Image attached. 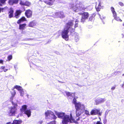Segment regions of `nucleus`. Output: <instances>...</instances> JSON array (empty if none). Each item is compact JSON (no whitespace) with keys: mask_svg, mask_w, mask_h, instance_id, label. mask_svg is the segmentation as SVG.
I'll return each instance as SVG.
<instances>
[{"mask_svg":"<svg viewBox=\"0 0 124 124\" xmlns=\"http://www.w3.org/2000/svg\"><path fill=\"white\" fill-rule=\"evenodd\" d=\"M107 122V120L106 119H104L103 121V123L104 124H106Z\"/></svg>","mask_w":124,"mask_h":124,"instance_id":"37998d69","label":"nucleus"},{"mask_svg":"<svg viewBox=\"0 0 124 124\" xmlns=\"http://www.w3.org/2000/svg\"><path fill=\"white\" fill-rule=\"evenodd\" d=\"M105 100L104 98H101L98 100H95V101L96 105L100 103L104 102L105 101Z\"/></svg>","mask_w":124,"mask_h":124,"instance_id":"f8f14e48","label":"nucleus"},{"mask_svg":"<svg viewBox=\"0 0 124 124\" xmlns=\"http://www.w3.org/2000/svg\"><path fill=\"white\" fill-rule=\"evenodd\" d=\"M76 116H78L82 114L85 109V107L83 104L79 102L75 106Z\"/></svg>","mask_w":124,"mask_h":124,"instance_id":"7ed1b4c3","label":"nucleus"},{"mask_svg":"<svg viewBox=\"0 0 124 124\" xmlns=\"http://www.w3.org/2000/svg\"><path fill=\"white\" fill-rule=\"evenodd\" d=\"M101 114L102 112H100V110L95 108L92 109L90 112V114L92 115L98 114L100 116H101Z\"/></svg>","mask_w":124,"mask_h":124,"instance_id":"423d86ee","label":"nucleus"},{"mask_svg":"<svg viewBox=\"0 0 124 124\" xmlns=\"http://www.w3.org/2000/svg\"><path fill=\"white\" fill-rule=\"evenodd\" d=\"M110 9L112 13L113 16L114 18L117 16V13L115 10V9L113 7H111L110 8Z\"/></svg>","mask_w":124,"mask_h":124,"instance_id":"2eb2a0df","label":"nucleus"},{"mask_svg":"<svg viewBox=\"0 0 124 124\" xmlns=\"http://www.w3.org/2000/svg\"><path fill=\"white\" fill-rule=\"evenodd\" d=\"M14 88L16 89L18 91H20L21 90L22 87L21 86H19L16 85L14 86Z\"/></svg>","mask_w":124,"mask_h":124,"instance_id":"bb28decb","label":"nucleus"},{"mask_svg":"<svg viewBox=\"0 0 124 124\" xmlns=\"http://www.w3.org/2000/svg\"><path fill=\"white\" fill-rule=\"evenodd\" d=\"M19 4L21 5L24 6V2H23L22 0H20Z\"/></svg>","mask_w":124,"mask_h":124,"instance_id":"e433bc0d","label":"nucleus"},{"mask_svg":"<svg viewBox=\"0 0 124 124\" xmlns=\"http://www.w3.org/2000/svg\"><path fill=\"white\" fill-rule=\"evenodd\" d=\"M118 4L120 6L122 7L124 5L123 3L121 2H118Z\"/></svg>","mask_w":124,"mask_h":124,"instance_id":"58836bf2","label":"nucleus"},{"mask_svg":"<svg viewBox=\"0 0 124 124\" xmlns=\"http://www.w3.org/2000/svg\"><path fill=\"white\" fill-rule=\"evenodd\" d=\"M51 111L47 110L45 112V115L46 117V118H47V117H48L51 114Z\"/></svg>","mask_w":124,"mask_h":124,"instance_id":"6ab92c4d","label":"nucleus"},{"mask_svg":"<svg viewBox=\"0 0 124 124\" xmlns=\"http://www.w3.org/2000/svg\"><path fill=\"white\" fill-rule=\"evenodd\" d=\"M122 25L123 26H124V22L123 23ZM122 37H124V33L122 34Z\"/></svg>","mask_w":124,"mask_h":124,"instance_id":"49530a36","label":"nucleus"},{"mask_svg":"<svg viewBox=\"0 0 124 124\" xmlns=\"http://www.w3.org/2000/svg\"><path fill=\"white\" fill-rule=\"evenodd\" d=\"M22 122L21 120H15L13 121L12 123H11V122H9L7 123L6 124H20Z\"/></svg>","mask_w":124,"mask_h":124,"instance_id":"4468645a","label":"nucleus"},{"mask_svg":"<svg viewBox=\"0 0 124 124\" xmlns=\"http://www.w3.org/2000/svg\"><path fill=\"white\" fill-rule=\"evenodd\" d=\"M17 109L15 106L11 107L9 108V111L8 113V116H15L16 114Z\"/></svg>","mask_w":124,"mask_h":124,"instance_id":"20e7f679","label":"nucleus"},{"mask_svg":"<svg viewBox=\"0 0 124 124\" xmlns=\"http://www.w3.org/2000/svg\"><path fill=\"white\" fill-rule=\"evenodd\" d=\"M80 15L82 16L81 19V22H84L85 19H87L89 16V14L87 12H84L81 13Z\"/></svg>","mask_w":124,"mask_h":124,"instance_id":"39448f33","label":"nucleus"},{"mask_svg":"<svg viewBox=\"0 0 124 124\" xmlns=\"http://www.w3.org/2000/svg\"><path fill=\"white\" fill-rule=\"evenodd\" d=\"M55 1V0H53V1L51 2H48L47 1H45L44 2L47 5H51L53 4V2Z\"/></svg>","mask_w":124,"mask_h":124,"instance_id":"a878e982","label":"nucleus"},{"mask_svg":"<svg viewBox=\"0 0 124 124\" xmlns=\"http://www.w3.org/2000/svg\"><path fill=\"white\" fill-rule=\"evenodd\" d=\"M52 115L53 116V119H55L57 118V117L55 116V115L53 114Z\"/></svg>","mask_w":124,"mask_h":124,"instance_id":"79ce46f5","label":"nucleus"},{"mask_svg":"<svg viewBox=\"0 0 124 124\" xmlns=\"http://www.w3.org/2000/svg\"><path fill=\"white\" fill-rule=\"evenodd\" d=\"M47 124H56V121L55 120L51 121L48 123Z\"/></svg>","mask_w":124,"mask_h":124,"instance_id":"f704fd0d","label":"nucleus"},{"mask_svg":"<svg viewBox=\"0 0 124 124\" xmlns=\"http://www.w3.org/2000/svg\"><path fill=\"white\" fill-rule=\"evenodd\" d=\"M96 124H102V123L100 121H97Z\"/></svg>","mask_w":124,"mask_h":124,"instance_id":"c03bdc74","label":"nucleus"},{"mask_svg":"<svg viewBox=\"0 0 124 124\" xmlns=\"http://www.w3.org/2000/svg\"><path fill=\"white\" fill-rule=\"evenodd\" d=\"M7 0H0V2L2 4L5 3Z\"/></svg>","mask_w":124,"mask_h":124,"instance_id":"4c0bfd02","label":"nucleus"},{"mask_svg":"<svg viewBox=\"0 0 124 124\" xmlns=\"http://www.w3.org/2000/svg\"><path fill=\"white\" fill-rule=\"evenodd\" d=\"M78 26V23H76L74 25V28H76Z\"/></svg>","mask_w":124,"mask_h":124,"instance_id":"a18cd8bd","label":"nucleus"},{"mask_svg":"<svg viewBox=\"0 0 124 124\" xmlns=\"http://www.w3.org/2000/svg\"><path fill=\"white\" fill-rule=\"evenodd\" d=\"M26 21V18L24 16H23L21 17L17 21V23L18 24H20L21 23Z\"/></svg>","mask_w":124,"mask_h":124,"instance_id":"9b49d317","label":"nucleus"},{"mask_svg":"<svg viewBox=\"0 0 124 124\" xmlns=\"http://www.w3.org/2000/svg\"><path fill=\"white\" fill-rule=\"evenodd\" d=\"M12 104L13 105H14V106H15L16 107L17 106V105L16 104H15L14 103V102L12 101Z\"/></svg>","mask_w":124,"mask_h":124,"instance_id":"ea45409f","label":"nucleus"},{"mask_svg":"<svg viewBox=\"0 0 124 124\" xmlns=\"http://www.w3.org/2000/svg\"><path fill=\"white\" fill-rule=\"evenodd\" d=\"M5 68V66H1L0 68V69L1 70H4V72H6L8 70V69H4Z\"/></svg>","mask_w":124,"mask_h":124,"instance_id":"2f4dec72","label":"nucleus"},{"mask_svg":"<svg viewBox=\"0 0 124 124\" xmlns=\"http://www.w3.org/2000/svg\"><path fill=\"white\" fill-rule=\"evenodd\" d=\"M22 12V11L20 10H16L15 13L14 17H15L16 18H18Z\"/></svg>","mask_w":124,"mask_h":124,"instance_id":"9d476101","label":"nucleus"},{"mask_svg":"<svg viewBox=\"0 0 124 124\" xmlns=\"http://www.w3.org/2000/svg\"><path fill=\"white\" fill-rule=\"evenodd\" d=\"M13 4H17L18 2V0H13Z\"/></svg>","mask_w":124,"mask_h":124,"instance_id":"c9c22d12","label":"nucleus"},{"mask_svg":"<svg viewBox=\"0 0 124 124\" xmlns=\"http://www.w3.org/2000/svg\"><path fill=\"white\" fill-rule=\"evenodd\" d=\"M124 81L123 82V83L122 84L121 87H122L123 88H124Z\"/></svg>","mask_w":124,"mask_h":124,"instance_id":"8fccbe9b","label":"nucleus"},{"mask_svg":"<svg viewBox=\"0 0 124 124\" xmlns=\"http://www.w3.org/2000/svg\"><path fill=\"white\" fill-rule=\"evenodd\" d=\"M23 112V113L26 115L28 117H29L31 116V112L30 109L26 110Z\"/></svg>","mask_w":124,"mask_h":124,"instance_id":"f3484780","label":"nucleus"},{"mask_svg":"<svg viewBox=\"0 0 124 124\" xmlns=\"http://www.w3.org/2000/svg\"><path fill=\"white\" fill-rule=\"evenodd\" d=\"M31 3L27 1H26L24 2V6H25L28 7H29L31 5Z\"/></svg>","mask_w":124,"mask_h":124,"instance_id":"b1692460","label":"nucleus"},{"mask_svg":"<svg viewBox=\"0 0 124 124\" xmlns=\"http://www.w3.org/2000/svg\"><path fill=\"white\" fill-rule=\"evenodd\" d=\"M32 14V11L30 9L27 10L25 12V16L28 18L31 17Z\"/></svg>","mask_w":124,"mask_h":124,"instance_id":"0eeeda50","label":"nucleus"},{"mask_svg":"<svg viewBox=\"0 0 124 124\" xmlns=\"http://www.w3.org/2000/svg\"><path fill=\"white\" fill-rule=\"evenodd\" d=\"M56 115L59 118L62 119V123L63 124H68V122L78 123V122L73 118L71 114H70V116L69 115H65L64 113L59 112L56 114Z\"/></svg>","mask_w":124,"mask_h":124,"instance_id":"f257e3e1","label":"nucleus"},{"mask_svg":"<svg viewBox=\"0 0 124 124\" xmlns=\"http://www.w3.org/2000/svg\"><path fill=\"white\" fill-rule=\"evenodd\" d=\"M66 95L67 96L69 97V96H70L72 95V93H71L70 92H66Z\"/></svg>","mask_w":124,"mask_h":124,"instance_id":"72a5a7b5","label":"nucleus"},{"mask_svg":"<svg viewBox=\"0 0 124 124\" xmlns=\"http://www.w3.org/2000/svg\"><path fill=\"white\" fill-rule=\"evenodd\" d=\"M79 5H78V9L79 10H84L86 8V7H85V6L83 4H81L79 3Z\"/></svg>","mask_w":124,"mask_h":124,"instance_id":"a211bd4d","label":"nucleus"},{"mask_svg":"<svg viewBox=\"0 0 124 124\" xmlns=\"http://www.w3.org/2000/svg\"><path fill=\"white\" fill-rule=\"evenodd\" d=\"M50 1H52L53 0H49Z\"/></svg>","mask_w":124,"mask_h":124,"instance_id":"864d4df0","label":"nucleus"},{"mask_svg":"<svg viewBox=\"0 0 124 124\" xmlns=\"http://www.w3.org/2000/svg\"><path fill=\"white\" fill-rule=\"evenodd\" d=\"M99 3L97 6H95V8L97 11L99 12L100 10L101 9H102L103 6L102 5V2L100 0L99 1Z\"/></svg>","mask_w":124,"mask_h":124,"instance_id":"6e6552de","label":"nucleus"},{"mask_svg":"<svg viewBox=\"0 0 124 124\" xmlns=\"http://www.w3.org/2000/svg\"><path fill=\"white\" fill-rule=\"evenodd\" d=\"M85 114L87 115L90 116L91 115L89 113V111L87 110H85Z\"/></svg>","mask_w":124,"mask_h":124,"instance_id":"473e14b6","label":"nucleus"},{"mask_svg":"<svg viewBox=\"0 0 124 124\" xmlns=\"http://www.w3.org/2000/svg\"><path fill=\"white\" fill-rule=\"evenodd\" d=\"M114 19L116 21L119 22H122V21L120 17L117 16L114 18Z\"/></svg>","mask_w":124,"mask_h":124,"instance_id":"5701e85b","label":"nucleus"},{"mask_svg":"<svg viewBox=\"0 0 124 124\" xmlns=\"http://www.w3.org/2000/svg\"><path fill=\"white\" fill-rule=\"evenodd\" d=\"M36 25V23L34 21H32L30 22L28 26L30 27H33Z\"/></svg>","mask_w":124,"mask_h":124,"instance_id":"412c9836","label":"nucleus"},{"mask_svg":"<svg viewBox=\"0 0 124 124\" xmlns=\"http://www.w3.org/2000/svg\"><path fill=\"white\" fill-rule=\"evenodd\" d=\"M116 87V85H115L114 86H112L111 88V90H113L115 89Z\"/></svg>","mask_w":124,"mask_h":124,"instance_id":"a19ab883","label":"nucleus"},{"mask_svg":"<svg viewBox=\"0 0 124 124\" xmlns=\"http://www.w3.org/2000/svg\"><path fill=\"white\" fill-rule=\"evenodd\" d=\"M42 123H43V121H39L38 122L39 124H41Z\"/></svg>","mask_w":124,"mask_h":124,"instance_id":"09e8293b","label":"nucleus"},{"mask_svg":"<svg viewBox=\"0 0 124 124\" xmlns=\"http://www.w3.org/2000/svg\"><path fill=\"white\" fill-rule=\"evenodd\" d=\"M73 103L75 104V106L76 105L78 102H77V100L75 98H74L73 99Z\"/></svg>","mask_w":124,"mask_h":124,"instance_id":"c756f323","label":"nucleus"},{"mask_svg":"<svg viewBox=\"0 0 124 124\" xmlns=\"http://www.w3.org/2000/svg\"><path fill=\"white\" fill-rule=\"evenodd\" d=\"M8 8V7H6L2 8H0V9H1V11L2 12H3L4 11H5Z\"/></svg>","mask_w":124,"mask_h":124,"instance_id":"c85d7f7f","label":"nucleus"},{"mask_svg":"<svg viewBox=\"0 0 124 124\" xmlns=\"http://www.w3.org/2000/svg\"><path fill=\"white\" fill-rule=\"evenodd\" d=\"M8 12V17L11 18L13 17L14 16V11L12 8H10L9 9Z\"/></svg>","mask_w":124,"mask_h":124,"instance_id":"1a4fd4ad","label":"nucleus"},{"mask_svg":"<svg viewBox=\"0 0 124 124\" xmlns=\"http://www.w3.org/2000/svg\"><path fill=\"white\" fill-rule=\"evenodd\" d=\"M11 93L12 95V96L10 98V99L12 100L13 97L15 96L16 94V92L15 90H13V91L11 92Z\"/></svg>","mask_w":124,"mask_h":124,"instance_id":"4be33fe9","label":"nucleus"},{"mask_svg":"<svg viewBox=\"0 0 124 124\" xmlns=\"http://www.w3.org/2000/svg\"><path fill=\"white\" fill-rule=\"evenodd\" d=\"M19 24V30L23 31L25 29L26 25V23H24Z\"/></svg>","mask_w":124,"mask_h":124,"instance_id":"ddd939ff","label":"nucleus"},{"mask_svg":"<svg viewBox=\"0 0 124 124\" xmlns=\"http://www.w3.org/2000/svg\"><path fill=\"white\" fill-rule=\"evenodd\" d=\"M95 15L94 14H93L92 16H90L89 18V21H92L94 19V17Z\"/></svg>","mask_w":124,"mask_h":124,"instance_id":"393cba45","label":"nucleus"},{"mask_svg":"<svg viewBox=\"0 0 124 124\" xmlns=\"http://www.w3.org/2000/svg\"><path fill=\"white\" fill-rule=\"evenodd\" d=\"M8 3L9 4L11 5L14 4L13 0H9Z\"/></svg>","mask_w":124,"mask_h":124,"instance_id":"7c9ffc66","label":"nucleus"},{"mask_svg":"<svg viewBox=\"0 0 124 124\" xmlns=\"http://www.w3.org/2000/svg\"><path fill=\"white\" fill-rule=\"evenodd\" d=\"M79 119H80V118H79V117H78V118L77 119H76V120L77 121H79Z\"/></svg>","mask_w":124,"mask_h":124,"instance_id":"3c124183","label":"nucleus"},{"mask_svg":"<svg viewBox=\"0 0 124 124\" xmlns=\"http://www.w3.org/2000/svg\"><path fill=\"white\" fill-rule=\"evenodd\" d=\"M3 61L2 60H0V63L3 64Z\"/></svg>","mask_w":124,"mask_h":124,"instance_id":"de8ad7c7","label":"nucleus"},{"mask_svg":"<svg viewBox=\"0 0 124 124\" xmlns=\"http://www.w3.org/2000/svg\"><path fill=\"white\" fill-rule=\"evenodd\" d=\"M73 25V20L69 21L68 22L66 23L63 30L62 32L61 36L66 41L68 40L69 36L68 35V34L69 31V30L70 29H72V30L73 29L72 28V27Z\"/></svg>","mask_w":124,"mask_h":124,"instance_id":"f03ea898","label":"nucleus"},{"mask_svg":"<svg viewBox=\"0 0 124 124\" xmlns=\"http://www.w3.org/2000/svg\"><path fill=\"white\" fill-rule=\"evenodd\" d=\"M79 4H77L76 5H74L72 7V10L74 11H76L78 9V5Z\"/></svg>","mask_w":124,"mask_h":124,"instance_id":"aec40b11","label":"nucleus"},{"mask_svg":"<svg viewBox=\"0 0 124 124\" xmlns=\"http://www.w3.org/2000/svg\"><path fill=\"white\" fill-rule=\"evenodd\" d=\"M12 55H8L7 57L8 61H9L12 59Z\"/></svg>","mask_w":124,"mask_h":124,"instance_id":"cd10ccee","label":"nucleus"},{"mask_svg":"<svg viewBox=\"0 0 124 124\" xmlns=\"http://www.w3.org/2000/svg\"><path fill=\"white\" fill-rule=\"evenodd\" d=\"M1 9H0V13H1Z\"/></svg>","mask_w":124,"mask_h":124,"instance_id":"603ef678","label":"nucleus"},{"mask_svg":"<svg viewBox=\"0 0 124 124\" xmlns=\"http://www.w3.org/2000/svg\"><path fill=\"white\" fill-rule=\"evenodd\" d=\"M27 106L24 105L22 106L21 108L20 109L21 112L23 113L24 111L26 110Z\"/></svg>","mask_w":124,"mask_h":124,"instance_id":"dca6fc26","label":"nucleus"}]
</instances>
